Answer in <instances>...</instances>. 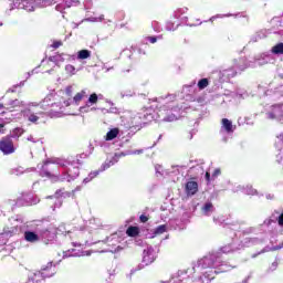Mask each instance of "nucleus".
Returning a JSON list of instances; mask_svg holds the SVG:
<instances>
[{
	"label": "nucleus",
	"mask_w": 283,
	"mask_h": 283,
	"mask_svg": "<svg viewBox=\"0 0 283 283\" xmlns=\"http://www.w3.org/2000/svg\"><path fill=\"white\" fill-rule=\"evenodd\" d=\"M12 138H14V136L7 135L0 139V151L3 153L4 156H10L17 151V147L14 146V140Z\"/></svg>",
	"instance_id": "nucleus-1"
},
{
	"label": "nucleus",
	"mask_w": 283,
	"mask_h": 283,
	"mask_svg": "<svg viewBox=\"0 0 283 283\" xmlns=\"http://www.w3.org/2000/svg\"><path fill=\"white\" fill-rule=\"evenodd\" d=\"M55 266L56 265H54V262H48L45 265H43L41 270L34 274L35 282H39V280H36L38 277H42V280H45V277H52V275L55 273Z\"/></svg>",
	"instance_id": "nucleus-2"
},
{
	"label": "nucleus",
	"mask_w": 283,
	"mask_h": 283,
	"mask_svg": "<svg viewBox=\"0 0 283 283\" xmlns=\"http://www.w3.org/2000/svg\"><path fill=\"white\" fill-rule=\"evenodd\" d=\"M270 120H277L282 123L283 120V104H275L272 106L271 111L266 113Z\"/></svg>",
	"instance_id": "nucleus-3"
},
{
	"label": "nucleus",
	"mask_w": 283,
	"mask_h": 283,
	"mask_svg": "<svg viewBox=\"0 0 283 283\" xmlns=\"http://www.w3.org/2000/svg\"><path fill=\"white\" fill-rule=\"evenodd\" d=\"M282 147H283V133L276 136L275 140V148L277 149L276 154V163L279 165H283V153H282Z\"/></svg>",
	"instance_id": "nucleus-4"
},
{
	"label": "nucleus",
	"mask_w": 283,
	"mask_h": 283,
	"mask_svg": "<svg viewBox=\"0 0 283 283\" xmlns=\"http://www.w3.org/2000/svg\"><path fill=\"white\" fill-rule=\"evenodd\" d=\"M114 165V161H108L105 163L102 167V169L99 170H94L92 172H90V175L84 179L85 185H87V182H92V180H94V178H96V176H98V174H101V171H105V169H109V167H112Z\"/></svg>",
	"instance_id": "nucleus-5"
},
{
	"label": "nucleus",
	"mask_w": 283,
	"mask_h": 283,
	"mask_svg": "<svg viewBox=\"0 0 283 283\" xmlns=\"http://www.w3.org/2000/svg\"><path fill=\"white\" fill-rule=\"evenodd\" d=\"M185 191L187 196H196L198 191V184L196 181L186 182Z\"/></svg>",
	"instance_id": "nucleus-6"
},
{
	"label": "nucleus",
	"mask_w": 283,
	"mask_h": 283,
	"mask_svg": "<svg viewBox=\"0 0 283 283\" xmlns=\"http://www.w3.org/2000/svg\"><path fill=\"white\" fill-rule=\"evenodd\" d=\"M221 125H222V129H224L227 134H233L234 132L233 122L229 120L228 118H222Z\"/></svg>",
	"instance_id": "nucleus-7"
},
{
	"label": "nucleus",
	"mask_w": 283,
	"mask_h": 283,
	"mask_svg": "<svg viewBox=\"0 0 283 283\" xmlns=\"http://www.w3.org/2000/svg\"><path fill=\"white\" fill-rule=\"evenodd\" d=\"M126 234L128 238H137V235H140V228L136 226H129L126 230Z\"/></svg>",
	"instance_id": "nucleus-8"
},
{
	"label": "nucleus",
	"mask_w": 283,
	"mask_h": 283,
	"mask_svg": "<svg viewBox=\"0 0 283 283\" xmlns=\"http://www.w3.org/2000/svg\"><path fill=\"white\" fill-rule=\"evenodd\" d=\"M24 240H27V242H39V234L32 231H25Z\"/></svg>",
	"instance_id": "nucleus-9"
},
{
	"label": "nucleus",
	"mask_w": 283,
	"mask_h": 283,
	"mask_svg": "<svg viewBox=\"0 0 283 283\" xmlns=\"http://www.w3.org/2000/svg\"><path fill=\"white\" fill-rule=\"evenodd\" d=\"M118 134H120V129L118 128H112L105 136V140H114V138L118 137Z\"/></svg>",
	"instance_id": "nucleus-10"
},
{
	"label": "nucleus",
	"mask_w": 283,
	"mask_h": 283,
	"mask_svg": "<svg viewBox=\"0 0 283 283\" xmlns=\"http://www.w3.org/2000/svg\"><path fill=\"white\" fill-rule=\"evenodd\" d=\"M85 96H87V92L85 90H82L81 92L76 93L73 97L75 105H78V103H81V101H83Z\"/></svg>",
	"instance_id": "nucleus-11"
},
{
	"label": "nucleus",
	"mask_w": 283,
	"mask_h": 283,
	"mask_svg": "<svg viewBox=\"0 0 283 283\" xmlns=\"http://www.w3.org/2000/svg\"><path fill=\"white\" fill-rule=\"evenodd\" d=\"M17 107H21V102L19 99H13L9 104H7L6 109H8L9 112H14Z\"/></svg>",
	"instance_id": "nucleus-12"
},
{
	"label": "nucleus",
	"mask_w": 283,
	"mask_h": 283,
	"mask_svg": "<svg viewBox=\"0 0 283 283\" xmlns=\"http://www.w3.org/2000/svg\"><path fill=\"white\" fill-rule=\"evenodd\" d=\"M90 56H92V51L90 50H81L77 52V59L82 61L85 59H90Z\"/></svg>",
	"instance_id": "nucleus-13"
},
{
	"label": "nucleus",
	"mask_w": 283,
	"mask_h": 283,
	"mask_svg": "<svg viewBox=\"0 0 283 283\" xmlns=\"http://www.w3.org/2000/svg\"><path fill=\"white\" fill-rule=\"evenodd\" d=\"M272 54H283V43L280 42L272 48Z\"/></svg>",
	"instance_id": "nucleus-14"
},
{
	"label": "nucleus",
	"mask_w": 283,
	"mask_h": 283,
	"mask_svg": "<svg viewBox=\"0 0 283 283\" xmlns=\"http://www.w3.org/2000/svg\"><path fill=\"white\" fill-rule=\"evenodd\" d=\"M199 90H206V87H209V80L208 78H201L198 82Z\"/></svg>",
	"instance_id": "nucleus-15"
},
{
	"label": "nucleus",
	"mask_w": 283,
	"mask_h": 283,
	"mask_svg": "<svg viewBox=\"0 0 283 283\" xmlns=\"http://www.w3.org/2000/svg\"><path fill=\"white\" fill-rule=\"evenodd\" d=\"M77 237V241L73 242L74 247H82L83 242H87L86 240L83 239V232H78Z\"/></svg>",
	"instance_id": "nucleus-16"
},
{
	"label": "nucleus",
	"mask_w": 283,
	"mask_h": 283,
	"mask_svg": "<svg viewBox=\"0 0 283 283\" xmlns=\"http://www.w3.org/2000/svg\"><path fill=\"white\" fill-rule=\"evenodd\" d=\"M167 231V226L161 224L155 229V235H163Z\"/></svg>",
	"instance_id": "nucleus-17"
},
{
	"label": "nucleus",
	"mask_w": 283,
	"mask_h": 283,
	"mask_svg": "<svg viewBox=\"0 0 283 283\" xmlns=\"http://www.w3.org/2000/svg\"><path fill=\"white\" fill-rule=\"evenodd\" d=\"M96 103H98V95L96 93H93L88 97V104L96 105Z\"/></svg>",
	"instance_id": "nucleus-18"
},
{
	"label": "nucleus",
	"mask_w": 283,
	"mask_h": 283,
	"mask_svg": "<svg viewBox=\"0 0 283 283\" xmlns=\"http://www.w3.org/2000/svg\"><path fill=\"white\" fill-rule=\"evenodd\" d=\"M39 118H40V117H39L36 114L31 113V114L29 115V117H28V120H29L30 123L36 124V123H39Z\"/></svg>",
	"instance_id": "nucleus-19"
},
{
	"label": "nucleus",
	"mask_w": 283,
	"mask_h": 283,
	"mask_svg": "<svg viewBox=\"0 0 283 283\" xmlns=\"http://www.w3.org/2000/svg\"><path fill=\"white\" fill-rule=\"evenodd\" d=\"M40 176L42 178H54V175H52V172H50V170H45V169L41 170Z\"/></svg>",
	"instance_id": "nucleus-20"
},
{
	"label": "nucleus",
	"mask_w": 283,
	"mask_h": 283,
	"mask_svg": "<svg viewBox=\"0 0 283 283\" xmlns=\"http://www.w3.org/2000/svg\"><path fill=\"white\" fill-rule=\"evenodd\" d=\"M65 193L70 195V192H65L64 188L59 189V190L55 191V198H63V196H65Z\"/></svg>",
	"instance_id": "nucleus-21"
},
{
	"label": "nucleus",
	"mask_w": 283,
	"mask_h": 283,
	"mask_svg": "<svg viewBox=\"0 0 283 283\" xmlns=\"http://www.w3.org/2000/svg\"><path fill=\"white\" fill-rule=\"evenodd\" d=\"M63 46V41L59 40V41H54L51 44V48H53V50H59V48Z\"/></svg>",
	"instance_id": "nucleus-22"
},
{
	"label": "nucleus",
	"mask_w": 283,
	"mask_h": 283,
	"mask_svg": "<svg viewBox=\"0 0 283 283\" xmlns=\"http://www.w3.org/2000/svg\"><path fill=\"white\" fill-rule=\"evenodd\" d=\"M23 128H14L13 129V136H17L18 138H21L23 136Z\"/></svg>",
	"instance_id": "nucleus-23"
},
{
	"label": "nucleus",
	"mask_w": 283,
	"mask_h": 283,
	"mask_svg": "<svg viewBox=\"0 0 283 283\" xmlns=\"http://www.w3.org/2000/svg\"><path fill=\"white\" fill-rule=\"evenodd\" d=\"M203 211L206 212V213H208V211H211V209H213V203H211V202H207V203H205V206H203Z\"/></svg>",
	"instance_id": "nucleus-24"
},
{
	"label": "nucleus",
	"mask_w": 283,
	"mask_h": 283,
	"mask_svg": "<svg viewBox=\"0 0 283 283\" xmlns=\"http://www.w3.org/2000/svg\"><path fill=\"white\" fill-rule=\"evenodd\" d=\"M65 94L66 96H72V94H74V88L72 87V85L66 86Z\"/></svg>",
	"instance_id": "nucleus-25"
},
{
	"label": "nucleus",
	"mask_w": 283,
	"mask_h": 283,
	"mask_svg": "<svg viewBox=\"0 0 283 283\" xmlns=\"http://www.w3.org/2000/svg\"><path fill=\"white\" fill-rule=\"evenodd\" d=\"M66 72H71L72 74H74V72H76V69L74 67V65L67 64L65 66Z\"/></svg>",
	"instance_id": "nucleus-26"
},
{
	"label": "nucleus",
	"mask_w": 283,
	"mask_h": 283,
	"mask_svg": "<svg viewBox=\"0 0 283 283\" xmlns=\"http://www.w3.org/2000/svg\"><path fill=\"white\" fill-rule=\"evenodd\" d=\"M222 174V170L220 168H216L214 171L212 172V178H218Z\"/></svg>",
	"instance_id": "nucleus-27"
},
{
	"label": "nucleus",
	"mask_w": 283,
	"mask_h": 283,
	"mask_svg": "<svg viewBox=\"0 0 283 283\" xmlns=\"http://www.w3.org/2000/svg\"><path fill=\"white\" fill-rule=\"evenodd\" d=\"M139 220H140V222L145 223V222H148V221H149V217H147V216H145V214H142V216L139 217Z\"/></svg>",
	"instance_id": "nucleus-28"
},
{
	"label": "nucleus",
	"mask_w": 283,
	"mask_h": 283,
	"mask_svg": "<svg viewBox=\"0 0 283 283\" xmlns=\"http://www.w3.org/2000/svg\"><path fill=\"white\" fill-rule=\"evenodd\" d=\"M277 224L279 227H283V212L277 218Z\"/></svg>",
	"instance_id": "nucleus-29"
},
{
	"label": "nucleus",
	"mask_w": 283,
	"mask_h": 283,
	"mask_svg": "<svg viewBox=\"0 0 283 283\" xmlns=\"http://www.w3.org/2000/svg\"><path fill=\"white\" fill-rule=\"evenodd\" d=\"M231 247H223V248H221V252L222 253H231Z\"/></svg>",
	"instance_id": "nucleus-30"
},
{
	"label": "nucleus",
	"mask_w": 283,
	"mask_h": 283,
	"mask_svg": "<svg viewBox=\"0 0 283 283\" xmlns=\"http://www.w3.org/2000/svg\"><path fill=\"white\" fill-rule=\"evenodd\" d=\"M147 41H149V43L154 44V43H156L158 41V38H156V36H148Z\"/></svg>",
	"instance_id": "nucleus-31"
},
{
	"label": "nucleus",
	"mask_w": 283,
	"mask_h": 283,
	"mask_svg": "<svg viewBox=\"0 0 283 283\" xmlns=\"http://www.w3.org/2000/svg\"><path fill=\"white\" fill-rule=\"evenodd\" d=\"M6 107H7V104L3 105V104L0 103V115L6 114V111H3V109H6Z\"/></svg>",
	"instance_id": "nucleus-32"
},
{
	"label": "nucleus",
	"mask_w": 283,
	"mask_h": 283,
	"mask_svg": "<svg viewBox=\"0 0 283 283\" xmlns=\"http://www.w3.org/2000/svg\"><path fill=\"white\" fill-rule=\"evenodd\" d=\"M207 182H211V174L209 171L206 172Z\"/></svg>",
	"instance_id": "nucleus-33"
},
{
	"label": "nucleus",
	"mask_w": 283,
	"mask_h": 283,
	"mask_svg": "<svg viewBox=\"0 0 283 283\" xmlns=\"http://www.w3.org/2000/svg\"><path fill=\"white\" fill-rule=\"evenodd\" d=\"M60 167H67V164H65V163H60Z\"/></svg>",
	"instance_id": "nucleus-34"
},
{
	"label": "nucleus",
	"mask_w": 283,
	"mask_h": 283,
	"mask_svg": "<svg viewBox=\"0 0 283 283\" xmlns=\"http://www.w3.org/2000/svg\"><path fill=\"white\" fill-rule=\"evenodd\" d=\"M6 127V125L0 124V129H3Z\"/></svg>",
	"instance_id": "nucleus-35"
},
{
	"label": "nucleus",
	"mask_w": 283,
	"mask_h": 283,
	"mask_svg": "<svg viewBox=\"0 0 283 283\" xmlns=\"http://www.w3.org/2000/svg\"><path fill=\"white\" fill-rule=\"evenodd\" d=\"M77 165H83V163H81V160L77 159Z\"/></svg>",
	"instance_id": "nucleus-36"
},
{
	"label": "nucleus",
	"mask_w": 283,
	"mask_h": 283,
	"mask_svg": "<svg viewBox=\"0 0 283 283\" xmlns=\"http://www.w3.org/2000/svg\"><path fill=\"white\" fill-rule=\"evenodd\" d=\"M49 199H52V196L48 197Z\"/></svg>",
	"instance_id": "nucleus-37"
}]
</instances>
